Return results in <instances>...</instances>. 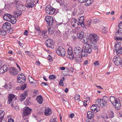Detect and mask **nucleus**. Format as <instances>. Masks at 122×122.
Masks as SVG:
<instances>
[{
	"mask_svg": "<svg viewBox=\"0 0 122 122\" xmlns=\"http://www.w3.org/2000/svg\"><path fill=\"white\" fill-rule=\"evenodd\" d=\"M83 49H82L81 52L82 56H77L76 58V61L79 63L81 62L80 59L82 58V56L86 57L88 55V54L91 53L92 50L91 48L90 45L85 42L84 43Z\"/></svg>",
	"mask_w": 122,
	"mask_h": 122,
	"instance_id": "f257e3e1",
	"label": "nucleus"
},
{
	"mask_svg": "<svg viewBox=\"0 0 122 122\" xmlns=\"http://www.w3.org/2000/svg\"><path fill=\"white\" fill-rule=\"evenodd\" d=\"M109 100L108 97L104 96L102 98L97 100L95 101V103L98 104L99 106H101L102 107H103L106 106L107 101Z\"/></svg>",
	"mask_w": 122,
	"mask_h": 122,
	"instance_id": "f03ea898",
	"label": "nucleus"
},
{
	"mask_svg": "<svg viewBox=\"0 0 122 122\" xmlns=\"http://www.w3.org/2000/svg\"><path fill=\"white\" fill-rule=\"evenodd\" d=\"M109 99L113 105L116 109H119L121 107V102L118 99L115 98L114 97H111Z\"/></svg>",
	"mask_w": 122,
	"mask_h": 122,
	"instance_id": "7ed1b4c3",
	"label": "nucleus"
},
{
	"mask_svg": "<svg viewBox=\"0 0 122 122\" xmlns=\"http://www.w3.org/2000/svg\"><path fill=\"white\" fill-rule=\"evenodd\" d=\"M38 0H26L25 6L27 8H32L38 3Z\"/></svg>",
	"mask_w": 122,
	"mask_h": 122,
	"instance_id": "20e7f679",
	"label": "nucleus"
},
{
	"mask_svg": "<svg viewBox=\"0 0 122 122\" xmlns=\"http://www.w3.org/2000/svg\"><path fill=\"white\" fill-rule=\"evenodd\" d=\"M90 36L91 43H93L94 45L96 44V42L98 40V36L96 34H91L90 35Z\"/></svg>",
	"mask_w": 122,
	"mask_h": 122,
	"instance_id": "39448f33",
	"label": "nucleus"
},
{
	"mask_svg": "<svg viewBox=\"0 0 122 122\" xmlns=\"http://www.w3.org/2000/svg\"><path fill=\"white\" fill-rule=\"evenodd\" d=\"M45 20L46 22L49 26H51L52 27L53 23V19L52 16H47L45 18Z\"/></svg>",
	"mask_w": 122,
	"mask_h": 122,
	"instance_id": "423d86ee",
	"label": "nucleus"
},
{
	"mask_svg": "<svg viewBox=\"0 0 122 122\" xmlns=\"http://www.w3.org/2000/svg\"><path fill=\"white\" fill-rule=\"evenodd\" d=\"M17 82L20 83L25 82L26 79L25 76L23 73L19 74L17 76Z\"/></svg>",
	"mask_w": 122,
	"mask_h": 122,
	"instance_id": "0eeeda50",
	"label": "nucleus"
},
{
	"mask_svg": "<svg viewBox=\"0 0 122 122\" xmlns=\"http://www.w3.org/2000/svg\"><path fill=\"white\" fill-rule=\"evenodd\" d=\"M56 52L58 55L62 56H65L66 53L65 49L61 46L59 47L57 49L56 51Z\"/></svg>",
	"mask_w": 122,
	"mask_h": 122,
	"instance_id": "6e6552de",
	"label": "nucleus"
},
{
	"mask_svg": "<svg viewBox=\"0 0 122 122\" xmlns=\"http://www.w3.org/2000/svg\"><path fill=\"white\" fill-rule=\"evenodd\" d=\"M31 111L32 109L28 107H24V109L23 110L22 114L23 117L24 119H25V118H24V117L27 116L30 114Z\"/></svg>",
	"mask_w": 122,
	"mask_h": 122,
	"instance_id": "1a4fd4ad",
	"label": "nucleus"
},
{
	"mask_svg": "<svg viewBox=\"0 0 122 122\" xmlns=\"http://www.w3.org/2000/svg\"><path fill=\"white\" fill-rule=\"evenodd\" d=\"M83 35L84 32L81 31H80L77 35V37L78 39L83 43L85 42V40L86 39L85 37H84Z\"/></svg>",
	"mask_w": 122,
	"mask_h": 122,
	"instance_id": "9d476101",
	"label": "nucleus"
},
{
	"mask_svg": "<svg viewBox=\"0 0 122 122\" xmlns=\"http://www.w3.org/2000/svg\"><path fill=\"white\" fill-rule=\"evenodd\" d=\"M113 61L115 65L117 66L120 65L122 61L121 58L119 56L118 57L116 56H114Z\"/></svg>",
	"mask_w": 122,
	"mask_h": 122,
	"instance_id": "9b49d317",
	"label": "nucleus"
},
{
	"mask_svg": "<svg viewBox=\"0 0 122 122\" xmlns=\"http://www.w3.org/2000/svg\"><path fill=\"white\" fill-rule=\"evenodd\" d=\"M2 28L3 29L8 32H10L11 30V25L8 22H5L3 25Z\"/></svg>",
	"mask_w": 122,
	"mask_h": 122,
	"instance_id": "f8f14e48",
	"label": "nucleus"
},
{
	"mask_svg": "<svg viewBox=\"0 0 122 122\" xmlns=\"http://www.w3.org/2000/svg\"><path fill=\"white\" fill-rule=\"evenodd\" d=\"M46 11L47 14L52 15L55 12V10L51 7L49 8L47 7L46 8Z\"/></svg>",
	"mask_w": 122,
	"mask_h": 122,
	"instance_id": "ddd939ff",
	"label": "nucleus"
},
{
	"mask_svg": "<svg viewBox=\"0 0 122 122\" xmlns=\"http://www.w3.org/2000/svg\"><path fill=\"white\" fill-rule=\"evenodd\" d=\"M67 53L69 56V58L71 59L74 57L73 50L71 47H69L67 51Z\"/></svg>",
	"mask_w": 122,
	"mask_h": 122,
	"instance_id": "4468645a",
	"label": "nucleus"
},
{
	"mask_svg": "<svg viewBox=\"0 0 122 122\" xmlns=\"http://www.w3.org/2000/svg\"><path fill=\"white\" fill-rule=\"evenodd\" d=\"M98 105V104H96L95 105H93L90 108L91 110L95 112H98L99 110V106Z\"/></svg>",
	"mask_w": 122,
	"mask_h": 122,
	"instance_id": "2eb2a0df",
	"label": "nucleus"
},
{
	"mask_svg": "<svg viewBox=\"0 0 122 122\" xmlns=\"http://www.w3.org/2000/svg\"><path fill=\"white\" fill-rule=\"evenodd\" d=\"M82 51V49L79 46L76 47L74 50V54L76 55H80L81 54ZM81 56H82L81 55Z\"/></svg>",
	"mask_w": 122,
	"mask_h": 122,
	"instance_id": "dca6fc26",
	"label": "nucleus"
},
{
	"mask_svg": "<svg viewBox=\"0 0 122 122\" xmlns=\"http://www.w3.org/2000/svg\"><path fill=\"white\" fill-rule=\"evenodd\" d=\"M13 16L12 15L8 13L5 14L3 16L4 20L6 21H9L11 18H13Z\"/></svg>",
	"mask_w": 122,
	"mask_h": 122,
	"instance_id": "f3484780",
	"label": "nucleus"
},
{
	"mask_svg": "<svg viewBox=\"0 0 122 122\" xmlns=\"http://www.w3.org/2000/svg\"><path fill=\"white\" fill-rule=\"evenodd\" d=\"M71 24L75 28H76L80 25L79 23L76 19H73L71 20Z\"/></svg>",
	"mask_w": 122,
	"mask_h": 122,
	"instance_id": "a211bd4d",
	"label": "nucleus"
},
{
	"mask_svg": "<svg viewBox=\"0 0 122 122\" xmlns=\"http://www.w3.org/2000/svg\"><path fill=\"white\" fill-rule=\"evenodd\" d=\"M27 94L28 93L27 91H25L20 94L19 98L20 100L21 101H23L26 97Z\"/></svg>",
	"mask_w": 122,
	"mask_h": 122,
	"instance_id": "6ab92c4d",
	"label": "nucleus"
},
{
	"mask_svg": "<svg viewBox=\"0 0 122 122\" xmlns=\"http://www.w3.org/2000/svg\"><path fill=\"white\" fill-rule=\"evenodd\" d=\"M10 72L11 75L13 76H15L17 75L18 73L16 69L14 68L11 67L10 70Z\"/></svg>",
	"mask_w": 122,
	"mask_h": 122,
	"instance_id": "aec40b11",
	"label": "nucleus"
},
{
	"mask_svg": "<svg viewBox=\"0 0 122 122\" xmlns=\"http://www.w3.org/2000/svg\"><path fill=\"white\" fill-rule=\"evenodd\" d=\"M46 43L47 46L49 48L51 47L53 45V40L50 39L46 40Z\"/></svg>",
	"mask_w": 122,
	"mask_h": 122,
	"instance_id": "412c9836",
	"label": "nucleus"
},
{
	"mask_svg": "<svg viewBox=\"0 0 122 122\" xmlns=\"http://www.w3.org/2000/svg\"><path fill=\"white\" fill-rule=\"evenodd\" d=\"M15 97V95L11 94H9L8 96V98L7 103L9 104H10Z\"/></svg>",
	"mask_w": 122,
	"mask_h": 122,
	"instance_id": "4be33fe9",
	"label": "nucleus"
},
{
	"mask_svg": "<svg viewBox=\"0 0 122 122\" xmlns=\"http://www.w3.org/2000/svg\"><path fill=\"white\" fill-rule=\"evenodd\" d=\"M8 69L6 66L5 65L3 66L0 68V73H3L6 72Z\"/></svg>",
	"mask_w": 122,
	"mask_h": 122,
	"instance_id": "5701e85b",
	"label": "nucleus"
},
{
	"mask_svg": "<svg viewBox=\"0 0 122 122\" xmlns=\"http://www.w3.org/2000/svg\"><path fill=\"white\" fill-rule=\"evenodd\" d=\"M17 7L18 10L21 11V12L22 11L25 10V6L22 5H20L17 6Z\"/></svg>",
	"mask_w": 122,
	"mask_h": 122,
	"instance_id": "b1692460",
	"label": "nucleus"
},
{
	"mask_svg": "<svg viewBox=\"0 0 122 122\" xmlns=\"http://www.w3.org/2000/svg\"><path fill=\"white\" fill-rule=\"evenodd\" d=\"M84 17L83 16H81L79 19V22H78L79 24L81 26L84 25Z\"/></svg>",
	"mask_w": 122,
	"mask_h": 122,
	"instance_id": "393cba45",
	"label": "nucleus"
},
{
	"mask_svg": "<svg viewBox=\"0 0 122 122\" xmlns=\"http://www.w3.org/2000/svg\"><path fill=\"white\" fill-rule=\"evenodd\" d=\"M51 110L50 108H47L45 110V115L46 116H48L51 115Z\"/></svg>",
	"mask_w": 122,
	"mask_h": 122,
	"instance_id": "a878e982",
	"label": "nucleus"
},
{
	"mask_svg": "<svg viewBox=\"0 0 122 122\" xmlns=\"http://www.w3.org/2000/svg\"><path fill=\"white\" fill-rule=\"evenodd\" d=\"M36 99L38 102L40 104H41L43 102V99L42 96H39L36 97Z\"/></svg>",
	"mask_w": 122,
	"mask_h": 122,
	"instance_id": "bb28decb",
	"label": "nucleus"
},
{
	"mask_svg": "<svg viewBox=\"0 0 122 122\" xmlns=\"http://www.w3.org/2000/svg\"><path fill=\"white\" fill-rule=\"evenodd\" d=\"M94 113L91 112L89 111L87 113V118H91L94 117Z\"/></svg>",
	"mask_w": 122,
	"mask_h": 122,
	"instance_id": "cd10ccee",
	"label": "nucleus"
},
{
	"mask_svg": "<svg viewBox=\"0 0 122 122\" xmlns=\"http://www.w3.org/2000/svg\"><path fill=\"white\" fill-rule=\"evenodd\" d=\"M114 52L116 53L117 55H119L121 54L122 55V47L120 48L118 50L116 49L114 50Z\"/></svg>",
	"mask_w": 122,
	"mask_h": 122,
	"instance_id": "c85d7f7f",
	"label": "nucleus"
},
{
	"mask_svg": "<svg viewBox=\"0 0 122 122\" xmlns=\"http://www.w3.org/2000/svg\"><path fill=\"white\" fill-rule=\"evenodd\" d=\"M85 5L89 6L91 5L93 2V0H86L85 1Z\"/></svg>",
	"mask_w": 122,
	"mask_h": 122,
	"instance_id": "c756f323",
	"label": "nucleus"
},
{
	"mask_svg": "<svg viewBox=\"0 0 122 122\" xmlns=\"http://www.w3.org/2000/svg\"><path fill=\"white\" fill-rule=\"evenodd\" d=\"M5 114V112L2 110L0 111V122H1V120L3 118Z\"/></svg>",
	"mask_w": 122,
	"mask_h": 122,
	"instance_id": "7c9ffc66",
	"label": "nucleus"
},
{
	"mask_svg": "<svg viewBox=\"0 0 122 122\" xmlns=\"http://www.w3.org/2000/svg\"><path fill=\"white\" fill-rule=\"evenodd\" d=\"M21 11L17 10L14 13V14L15 17H18L21 14Z\"/></svg>",
	"mask_w": 122,
	"mask_h": 122,
	"instance_id": "2f4dec72",
	"label": "nucleus"
},
{
	"mask_svg": "<svg viewBox=\"0 0 122 122\" xmlns=\"http://www.w3.org/2000/svg\"><path fill=\"white\" fill-rule=\"evenodd\" d=\"M65 79L64 77H62L60 80L59 83V84L60 86H63L64 84L63 83V81H64Z\"/></svg>",
	"mask_w": 122,
	"mask_h": 122,
	"instance_id": "473e14b6",
	"label": "nucleus"
},
{
	"mask_svg": "<svg viewBox=\"0 0 122 122\" xmlns=\"http://www.w3.org/2000/svg\"><path fill=\"white\" fill-rule=\"evenodd\" d=\"M98 45L96 46H94L93 47V49L96 51V52L98 53Z\"/></svg>",
	"mask_w": 122,
	"mask_h": 122,
	"instance_id": "72a5a7b5",
	"label": "nucleus"
},
{
	"mask_svg": "<svg viewBox=\"0 0 122 122\" xmlns=\"http://www.w3.org/2000/svg\"><path fill=\"white\" fill-rule=\"evenodd\" d=\"M115 39L117 41H120L122 40V37L120 36H116L115 37Z\"/></svg>",
	"mask_w": 122,
	"mask_h": 122,
	"instance_id": "f704fd0d",
	"label": "nucleus"
},
{
	"mask_svg": "<svg viewBox=\"0 0 122 122\" xmlns=\"http://www.w3.org/2000/svg\"><path fill=\"white\" fill-rule=\"evenodd\" d=\"M49 29H48L49 33V34H52L54 33V31L51 29V26H49Z\"/></svg>",
	"mask_w": 122,
	"mask_h": 122,
	"instance_id": "c9c22d12",
	"label": "nucleus"
},
{
	"mask_svg": "<svg viewBox=\"0 0 122 122\" xmlns=\"http://www.w3.org/2000/svg\"><path fill=\"white\" fill-rule=\"evenodd\" d=\"M14 18L13 17V18H11L10 20L9 21L10 22L14 24L15 23L16 21V20L15 19H14Z\"/></svg>",
	"mask_w": 122,
	"mask_h": 122,
	"instance_id": "e433bc0d",
	"label": "nucleus"
},
{
	"mask_svg": "<svg viewBox=\"0 0 122 122\" xmlns=\"http://www.w3.org/2000/svg\"><path fill=\"white\" fill-rule=\"evenodd\" d=\"M109 117L110 118H112L114 116L113 112L112 111H111L109 112Z\"/></svg>",
	"mask_w": 122,
	"mask_h": 122,
	"instance_id": "4c0bfd02",
	"label": "nucleus"
},
{
	"mask_svg": "<svg viewBox=\"0 0 122 122\" xmlns=\"http://www.w3.org/2000/svg\"><path fill=\"white\" fill-rule=\"evenodd\" d=\"M80 95L78 94H76L75 96V98L76 100H78V101H80Z\"/></svg>",
	"mask_w": 122,
	"mask_h": 122,
	"instance_id": "58836bf2",
	"label": "nucleus"
},
{
	"mask_svg": "<svg viewBox=\"0 0 122 122\" xmlns=\"http://www.w3.org/2000/svg\"><path fill=\"white\" fill-rule=\"evenodd\" d=\"M29 82L32 83H33V81L34 80L30 76L29 77Z\"/></svg>",
	"mask_w": 122,
	"mask_h": 122,
	"instance_id": "ea45409f",
	"label": "nucleus"
},
{
	"mask_svg": "<svg viewBox=\"0 0 122 122\" xmlns=\"http://www.w3.org/2000/svg\"><path fill=\"white\" fill-rule=\"evenodd\" d=\"M49 78L51 79H53L56 78V76L54 75H51L50 76Z\"/></svg>",
	"mask_w": 122,
	"mask_h": 122,
	"instance_id": "a19ab883",
	"label": "nucleus"
},
{
	"mask_svg": "<svg viewBox=\"0 0 122 122\" xmlns=\"http://www.w3.org/2000/svg\"><path fill=\"white\" fill-rule=\"evenodd\" d=\"M102 117L104 119H108V118L107 115L106 114H104V115L102 116Z\"/></svg>",
	"mask_w": 122,
	"mask_h": 122,
	"instance_id": "79ce46f5",
	"label": "nucleus"
},
{
	"mask_svg": "<svg viewBox=\"0 0 122 122\" xmlns=\"http://www.w3.org/2000/svg\"><path fill=\"white\" fill-rule=\"evenodd\" d=\"M27 84H25L24 85H23L21 87V88L22 90H24L26 87Z\"/></svg>",
	"mask_w": 122,
	"mask_h": 122,
	"instance_id": "37998d69",
	"label": "nucleus"
},
{
	"mask_svg": "<svg viewBox=\"0 0 122 122\" xmlns=\"http://www.w3.org/2000/svg\"><path fill=\"white\" fill-rule=\"evenodd\" d=\"M25 53L27 54L28 55L30 56L32 55V53L30 51H25Z\"/></svg>",
	"mask_w": 122,
	"mask_h": 122,
	"instance_id": "c03bdc74",
	"label": "nucleus"
},
{
	"mask_svg": "<svg viewBox=\"0 0 122 122\" xmlns=\"http://www.w3.org/2000/svg\"><path fill=\"white\" fill-rule=\"evenodd\" d=\"M121 43L120 42H118L116 44V48H118L120 46V45Z\"/></svg>",
	"mask_w": 122,
	"mask_h": 122,
	"instance_id": "a18cd8bd",
	"label": "nucleus"
},
{
	"mask_svg": "<svg viewBox=\"0 0 122 122\" xmlns=\"http://www.w3.org/2000/svg\"><path fill=\"white\" fill-rule=\"evenodd\" d=\"M75 116V114L74 113H71L70 114L69 116V117L72 118H73Z\"/></svg>",
	"mask_w": 122,
	"mask_h": 122,
	"instance_id": "49530a36",
	"label": "nucleus"
},
{
	"mask_svg": "<svg viewBox=\"0 0 122 122\" xmlns=\"http://www.w3.org/2000/svg\"><path fill=\"white\" fill-rule=\"evenodd\" d=\"M56 118H54L52 119H51L50 121V122H57L56 120Z\"/></svg>",
	"mask_w": 122,
	"mask_h": 122,
	"instance_id": "de8ad7c7",
	"label": "nucleus"
},
{
	"mask_svg": "<svg viewBox=\"0 0 122 122\" xmlns=\"http://www.w3.org/2000/svg\"><path fill=\"white\" fill-rule=\"evenodd\" d=\"M116 35L117 36H121L122 35H121V33L119 32L118 30L117 31L116 33Z\"/></svg>",
	"mask_w": 122,
	"mask_h": 122,
	"instance_id": "09e8293b",
	"label": "nucleus"
},
{
	"mask_svg": "<svg viewBox=\"0 0 122 122\" xmlns=\"http://www.w3.org/2000/svg\"><path fill=\"white\" fill-rule=\"evenodd\" d=\"M47 31L46 30L42 31L41 32L42 36L45 34L47 33Z\"/></svg>",
	"mask_w": 122,
	"mask_h": 122,
	"instance_id": "8fccbe9b",
	"label": "nucleus"
},
{
	"mask_svg": "<svg viewBox=\"0 0 122 122\" xmlns=\"http://www.w3.org/2000/svg\"><path fill=\"white\" fill-rule=\"evenodd\" d=\"M94 64L96 66H97L99 65V62L98 61H95L94 63Z\"/></svg>",
	"mask_w": 122,
	"mask_h": 122,
	"instance_id": "3c124183",
	"label": "nucleus"
},
{
	"mask_svg": "<svg viewBox=\"0 0 122 122\" xmlns=\"http://www.w3.org/2000/svg\"><path fill=\"white\" fill-rule=\"evenodd\" d=\"M86 122H93L91 121V118H87L86 119Z\"/></svg>",
	"mask_w": 122,
	"mask_h": 122,
	"instance_id": "603ef678",
	"label": "nucleus"
},
{
	"mask_svg": "<svg viewBox=\"0 0 122 122\" xmlns=\"http://www.w3.org/2000/svg\"><path fill=\"white\" fill-rule=\"evenodd\" d=\"M4 121L5 122H6V121L5 120H4ZM7 122H14V121L12 119H10L8 120Z\"/></svg>",
	"mask_w": 122,
	"mask_h": 122,
	"instance_id": "864d4df0",
	"label": "nucleus"
},
{
	"mask_svg": "<svg viewBox=\"0 0 122 122\" xmlns=\"http://www.w3.org/2000/svg\"><path fill=\"white\" fill-rule=\"evenodd\" d=\"M118 26L119 28L122 29V21L120 22L118 25Z\"/></svg>",
	"mask_w": 122,
	"mask_h": 122,
	"instance_id": "5fc2aeb1",
	"label": "nucleus"
},
{
	"mask_svg": "<svg viewBox=\"0 0 122 122\" xmlns=\"http://www.w3.org/2000/svg\"><path fill=\"white\" fill-rule=\"evenodd\" d=\"M35 29L37 31H39L40 30L39 27L37 25L35 26Z\"/></svg>",
	"mask_w": 122,
	"mask_h": 122,
	"instance_id": "6e6d98bb",
	"label": "nucleus"
},
{
	"mask_svg": "<svg viewBox=\"0 0 122 122\" xmlns=\"http://www.w3.org/2000/svg\"><path fill=\"white\" fill-rule=\"evenodd\" d=\"M17 53L19 55H21L22 56V53L20 51L18 50L17 51H16Z\"/></svg>",
	"mask_w": 122,
	"mask_h": 122,
	"instance_id": "4d7b16f0",
	"label": "nucleus"
},
{
	"mask_svg": "<svg viewBox=\"0 0 122 122\" xmlns=\"http://www.w3.org/2000/svg\"><path fill=\"white\" fill-rule=\"evenodd\" d=\"M41 84L42 85V86H46L48 85L47 83L45 82H42Z\"/></svg>",
	"mask_w": 122,
	"mask_h": 122,
	"instance_id": "13d9d810",
	"label": "nucleus"
},
{
	"mask_svg": "<svg viewBox=\"0 0 122 122\" xmlns=\"http://www.w3.org/2000/svg\"><path fill=\"white\" fill-rule=\"evenodd\" d=\"M118 30L119 32L120 33H121V35H122V29L119 28Z\"/></svg>",
	"mask_w": 122,
	"mask_h": 122,
	"instance_id": "bf43d9fd",
	"label": "nucleus"
},
{
	"mask_svg": "<svg viewBox=\"0 0 122 122\" xmlns=\"http://www.w3.org/2000/svg\"><path fill=\"white\" fill-rule=\"evenodd\" d=\"M28 33V31L26 30H25L24 32V35L26 36L27 35V34Z\"/></svg>",
	"mask_w": 122,
	"mask_h": 122,
	"instance_id": "052dcab7",
	"label": "nucleus"
},
{
	"mask_svg": "<svg viewBox=\"0 0 122 122\" xmlns=\"http://www.w3.org/2000/svg\"><path fill=\"white\" fill-rule=\"evenodd\" d=\"M95 86L97 87V88L98 89H103V88H102L101 86H97V85H96Z\"/></svg>",
	"mask_w": 122,
	"mask_h": 122,
	"instance_id": "680f3d73",
	"label": "nucleus"
},
{
	"mask_svg": "<svg viewBox=\"0 0 122 122\" xmlns=\"http://www.w3.org/2000/svg\"><path fill=\"white\" fill-rule=\"evenodd\" d=\"M87 102V101H84L83 102V105L84 106H87L86 102Z\"/></svg>",
	"mask_w": 122,
	"mask_h": 122,
	"instance_id": "e2e57ef3",
	"label": "nucleus"
},
{
	"mask_svg": "<svg viewBox=\"0 0 122 122\" xmlns=\"http://www.w3.org/2000/svg\"><path fill=\"white\" fill-rule=\"evenodd\" d=\"M52 57L50 55H49L47 57V59L49 60H51V59Z\"/></svg>",
	"mask_w": 122,
	"mask_h": 122,
	"instance_id": "0e129e2a",
	"label": "nucleus"
},
{
	"mask_svg": "<svg viewBox=\"0 0 122 122\" xmlns=\"http://www.w3.org/2000/svg\"><path fill=\"white\" fill-rule=\"evenodd\" d=\"M91 23V21H88L87 22V26H90V25Z\"/></svg>",
	"mask_w": 122,
	"mask_h": 122,
	"instance_id": "69168bd1",
	"label": "nucleus"
},
{
	"mask_svg": "<svg viewBox=\"0 0 122 122\" xmlns=\"http://www.w3.org/2000/svg\"><path fill=\"white\" fill-rule=\"evenodd\" d=\"M86 0H78V1L81 3H82L85 2V1Z\"/></svg>",
	"mask_w": 122,
	"mask_h": 122,
	"instance_id": "338daca9",
	"label": "nucleus"
},
{
	"mask_svg": "<svg viewBox=\"0 0 122 122\" xmlns=\"http://www.w3.org/2000/svg\"><path fill=\"white\" fill-rule=\"evenodd\" d=\"M36 62L37 64V65L39 66L40 64V62L38 61H37Z\"/></svg>",
	"mask_w": 122,
	"mask_h": 122,
	"instance_id": "774afa93",
	"label": "nucleus"
}]
</instances>
